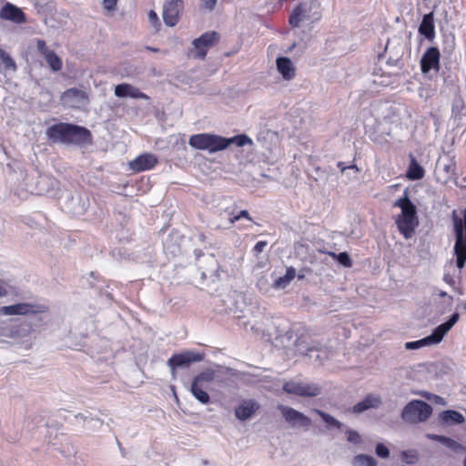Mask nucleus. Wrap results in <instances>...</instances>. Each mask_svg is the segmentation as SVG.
I'll return each mask as SVG.
<instances>
[{
  "label": "nucleus",
  "instance_id": "412c9836",
  "mask_svg": "<svg viewBox=\"0 0 466 466\" xmlns=\"http://www.w3.org/2000/svg\"><path fill=\"white\" fill-rule=\"evenodd\" d=\"M419 33L431 41L435 37L434 15L432 12L423 15L419 27Z\"/></svg>",
  "mask_w": 466,
  "mask_h": 466
},
{
  "label": "nucleus",
  "instance_id": "2eb2a0df",
  "mask_svg": "<svg viewBox=\"0 0 466 466\" xmlns=\"http://www.w3.org/2000/svg\"><path fill=\"white\" fill-rule=\"evenodd\" d=\"M158 163V158L152 153H144L130 161L129 167L136 173L154 168Z\"/></svg>",
  "mask_w": 466,
  "mask_h": 466
},
{
  "label": "nucleus",
  "instance_id": "3c124183",
  "mask_svg": "<svg viewBox=\"0 0 466 466\" xmlns=\"http://www.w3.org/2000/svg\"><path fill=\"white\" fill-rule=\"evenodd\" d=\"M464 309H466V303L464 304Z\"/></svg>",
  "mask_w": 466,
  "mask_h": 466
},
{
  "label": "nucleus",
  "instance_id": "a878e982",
  "mask_svg": "<svg viewBox=\"0 0 466 466\" xmlns=\"http://www.w3.org/2000/svg\"><path fill=\"white\" fill-rule=\"evenodd\" d=\"M296 277V270L294 268L289 267L287 268L286 273L284 276L279 277L274 282V287L278 289H284L286 288L291 280L294 279Z\"/></svg>",
  "mask_w": 466,
  "mask_h": 466
},
{
  "label": "nucleus",
  "instance_id": "4468645a",
  "mask_svg": "<svg viewBox=\"0 0 466 466\" xmlns=\"http://www.w3.org/2000/svg\"><path fill=\"white\" fill-rule=\"evenodd\" d=\"M278 410L281 412L285 420L292 426L299 425L308 427L311 423V420L309 417L294 410L293 408L280 404L278 406Z\"/></svg>",
  "mask_w": 466,
  "mask_h": 466
},
{
  "label": "nucleus",
  "instance_id": "dca6fc26",
  "mask_svg": "<svg viewBox=\"0 0 466 466\" xmlns=\"http://www.w3.org/2000/svg\"><path fill=\"white\" fill-rule=\"evenodd\" d=\"M0 18L15 24H24L26 17L23 10L11 3L5 4L0 10Z\"/></svg>",
  "mask_w": 466,
  "mask_h": 466
},
{
  "label": "nucleus",
  "instance_id": "473e14b6",
  "mask_svg": "<svg viewBox=\"0 0 466 466\" xmlns=\"http://www.w3.org/2000/svg\"><path fill=\"white\" fill-rule=\"evenodd\" d=\"M130 91V84H119L115 87V95L118 97H127Z\"/></svg>",
  "mask_w": 466,
  "mask_h": 466
},
{
  "label": "nucleus",
  "instance_id": "58836bf2",
  "mask_svg": "<svg viewBox=\"0 0 466 466\" xmlns=\"http://www.w3.org/2000/svg\"><path fill=\"white\" fill-rule=\"evenodd\" d=\"M117 1L118 0H103V6L109 12L115 11L116 8Z\"/></svg>",
  "mask_w": 466,
  "mask_h": 466
},
{
  "label": "nucleus",
  "instance_id": "1a4fd4ad",
  "mask_svg": "<svg viewBox=\"0 0 466 466\" xmlns=\"http://www.w3.org/2000/svg\"><path fill=\"white\" fill-rule=\"evenodd\" d=\"M183 10V0H165L162 14L164 23L167 26H175L179 22Z\"/></svg>",
  "mask_w": 466,
  "mask_h": 466
},
{
  "label": "nucleus",
  "instance_id": "7c9ffc66",
  "mask_svg": "<svg viewBox=\"0 0 466 466\" xmlns=\"http://www.w3.org/2000/svg\"><path fill=\"white\" fill-rule=\"evenodd\" d=\"M431 439L441 441L442 444H444L446 447L451 449L452 451H457V450L462 448L459 442H457L456 441H454L451 438L445 437V436L433 435L431 437Z\"/></svg>",
  "mask_w": 466,
  "mask_h": 466
},
{
  "label": "nucleus",
  "instance_id": "6e6552de",
  "mask_svg": "<svg viewBox=\"0 0 466 466\" xmlns=\"http://www.w3.org/2000/svg\"><path fill=\"white\" fill-rule=\"evenodd\" d=\"M46 307L40 304L17 303L10 306L0 307V315H35L46 311Z\"/></svg>",
  "mask_w": 466,
  "mask_h": 466
},
{
  "label": "nucleus",
  "instance_id": "b1692460",
  "mask_svg": "<svg viewBox=\"0 0 466 466\" xmlns=\"http://www.w3.org/2000/svg\"><path fill=\"white\" fill-rule=\"evenodd\" d=\"M231 144H236L238 147H244L245 145H252L253 142L250 137L244 134L237 135L230 138L223 137V149L227 148Z\"/></svg>",
  "mask_w": 466,
  "mask_h": 466
},
{
  "label": "nucleus",
  "instance_id": "4c0bfd02",
  "mask_svg": "<svg viewBox=\"0 0 466 466\" xmlns=\"http://www.w3.org/2000/svg\"><path fill=\"white\" fill-rule=\"evenodd\" d=\"M268 242L266 240H260L256 243V245L253 248V252L255 255H258L261 252L264 251L265 248L267 247Z\"/></svg>",
  "mask_w": 466,
  "mask_h": 466
},
{
  "label": "nucleus",
  "instance_id": "c85d7f7f",
  "mask_svg": "<svg viewBox=\"0 0 466 466\" xmlns=\"http://www.w3.org/2000/svg\"><path fill=\"white\" fill-rule=\"evenodd\" d=\"M354 466H377V461L370 455L358 454L353 458Z\"/></svg>",
  "mask_w": 466,
  "mask_h": 466
},
{
  "label": "nucleus",
  "instance_id": "f257e3e1",
  "mask_svg": "<svg viewBox=\"0 0 466 466\" xmlns=\"http://www.w3.org/2000/svg\"><path fill=\"white\" fill-rule=\"evenodd\" d=\"M46 135L52 143L66 145H90L93 143L91 132L85 127L59 122L50 126Z\"/></svg>",
  "mask_w": 466,
  "mask_h": 466
},
{
  "label": "nucleus",
  "instance_id": "a18cd8bd",
  "mask_svg": "<svg viewBox=\"0 0 466 466\" xmlns=\"http://www.w3.org/2000/svg\"><path fill=\"white\" fill-rule=\"evenodd\" d=\"M147 49H148V50H150V51H152V52H155V53H157V52H158V51H159V49H158V48L150 47V46H147Z\"/></svg>",
  "mask_w": 466,
  "mask_h": 466
},
{
  "label": "nucleus",
  "instance_id": "7ed1b4c3",
  "mask_svg": "<svg viewBox=\"0 0 466 466\" xmlns=\"http://www.w3.org/2000/svg\"><path fill=\"white\" fill-rule=\"evenodd\" d=\"M462 215L463 217L460 218L455 210L452 212L455 234L454 254L456 256V266L459 268H462L466 263V208Z\"/></svg>",
  "mask_w": 466,
  "mask_h": 466
},
{
  "label": "nucleus",
  "instance_id": "423d86ee",
  "mask_svg": "<svg viewBox=\"0 0 466 466\" xmlns=\"http://www.w3.org/2000/svg\"><path fill=\"white\" fill-rule=\"evenodd\" d=\"M223 137L202 133L193 135L189 137L190 147L199 150H208L209 152H217L223 150Z\"/></svg>",
  "mask_w": 466,
  "mask_h": 466
},
{
  "label": "nucleus",
  "instance_id": "c756f323",
  "mask_svg": "<svg viewBox=\"0 0 466 466\" xmlns=\"http://www.w3.org/2000/svg\"><path fill=\"white\" fill-rule=\"evenodd\" d=\"M215 373L212 370H207L204 372H201L198 376H196L192 382H195L197 384H199L201 386L206 387L208 383H210L214 380Z\"/></svg>",
  "mask_w": 466,
  "mask_h": 466
},
{
  "label": "nucleus",
  "instance_id": "bb28decb",
  "mask_svg": "<svg viewBox=\"0 0 466 466\" xmlns=\"http://www.w3.org/2000/svg\"><path fill=\"white\" fill-rule=\"evenodd\" d=\"M206 387L192 382L190 391L192 395L203 404L209 402V395L204 390Z\"/></svg>",
  "mask_w": 466,
  "mask_h": 466
},
{
  "label": "nucleus",
  "instance_id": "4be33fe9",
  "mask_svg": "<svg viewBox=\"0 0 466 466\" xmlns=\"http://www.w3.org/2000/svg\"><path fill=\"white\" fill-rule=\"evenodd\" d=\"M380 403L381 400L379 396L369 394L364 398V400L353 406L352 411L354 413H361L369 409L378 408Z\"/></svg>",
  "mask_w": 466,
  "mask_h": 466
},
{
  "label": "nucleus",
  "instance_id": "9d476101",
  "mask_svg": "<svg viewBox=\"0 0 466 466\" xmlns=\"http://www.w3.org/2000/svg\"><path fill=\"white\" fill-rule=\"evenodd\" d=\"M283 390L301 397H316L320 393V387L314 383L289 381L284 384Z\"/></svg>",
  "mask_w": 466,
  "mask_h": 466
},
{
  "label": "nucleus",
  "instance_id": "72a5a7b5",
  "mask_svg": "<svg viewBox=\"0 0 466 466\" xmlns=\"http://www.w3.org/2000/svg\"><path fill=\"white\" fill-rule=\"evenodd\" d=\"M376 455L381 459L390 457V451L383 443H378L375 447Z\"/></svg>",
  "mask_w": 466,
  "mask_h": 466
},
{
  "label": "nucleus",
  "instance_id": "f8f14e48",
  "mask_svg": "<svg viewBox=\"0 0 466 466\" xmlns=\"http://www.w3.org/2000/svg\"><path fill=\"white\" fill-rule=\"evenodd\" d=\"M202 360L201 354L194 351H183L178 354H174L167 360L168 367L175 370L178 368H187L193 362H198Z\"/></svg>",
  "mask_w": 466,
  "mask_h": 466
},
{
  "label": "nucleus",
  "instance_id": "a19ab883",
  "mask_svg": "<svg viewBox=\"0 0 466 466\" xmlns=\"http://www.w3.org/2000/svg\"><path fill=\"white\" fill-rule=\"evenodd\" d=\"M148 20L149 22L156 27H159L160 26V22H159V19H158V16L157 15V13L154 11V10H150L149 13H148Z\"/></svg>",
  "mask_w": 466,
  "mask_h": 466
},
{
  "label": "nucleus",
  "instance_id": "ddd939ff",
  "mask_svg": "<svg viewBox=\"0 0 466 466\" xmlns=\"http://www.w3.org/2000/svg\"><path fill=\"white\" fill-rule=\"evenodd\" d=\"M441 53L438 47H429L420 58V70L423 74L429 73L431 70L439 71L441 67Z\"/></svg>",
  "mask_w": 466,
  "mask_h": 466
},
{
  "label": "nucleus",
  "instance_id": "393cba45",
  "mask_svg": "<svg viewBox=\"0 0 466 466\" xmlns=\"http://www.w3.org/2000/svg\"><path fill=\"white\" fill-rule=\"evenodd\" d=\"M441 420L447 424H461L464 417L456 410H448L441 413Z\"/></svg>",
  "mask_w": 466,
  "mask_h": 466
},
{
  "label": "nucleus",
  "instance_id": "0eeeda50",
  "mask_svg": "<svg viewBox=\"0 0 466 466\" xmlns=\"http://www.w3.org/2000/svg\"><path fill=\"white\" fill-rule=\"evenodd\" d=\"M220 39V35L216 31H209L202 34L199 37L196 38L192 45L194 46L195 57L205 59L208 51L210 47L216 46Z\"/></svg>",
  "mask_w": 466,
  "mask_h": 466
},
{
  "label": "nucleus",
  "instance_id": "37998d69",
  "mask_svg": "<svg viewBox=\"0 0 466 466\" xmlns=\"http://www.w3.org/2000/svg\"><path fill=\"white\" fill-rule=\"evenodd\" d=\"M401 456H402V459L407 462H413L414 459L416 458V456L413 454H411L410 456L409 451H403Z\"/></svg>",
  "mask_w": 466,
  "mask_h": 466
},
{
  "label": "nucleus",
  "instance_id": "49530a36",
  "mask_svg": "<svg viewBox=\"0 0 466 466\" xmlns=\"http://www.w3.org/2000/svg\"><path fill=\"white\" fill-rule=\"evenodd\" d=\"M338 167H340V169H341V171H342V172H344V171H345V169L347 168L346 167H343V163H341V162H339V163L338 164Z\"/></svg>",
  "mask_w": 466,
  "mask_h": 466
},
{
  "label": "nucleus",
  "instance_id": "5701e85b",
  "mask_svg": "<svg viewBox=\"0 0 466 466\" xmlns=\"http://www.w3.org/2000/svg\"><path fill=\"white\" fill-rule=\"evenodd\" d=\"M425 175L424 168L417 162L415 157L410 155V162L407 169V177L410 180L421 179Z\"/></svg>",
  "mask_w": 466,
  "mask_h": 466
},
{
  "label": "nucleus",
  "instance_id": "cd10ccee",
  "mask_svg": "<svg viewBox=\"0 0 466 466\" xmlns=\"http://www.w3.org/2000/svg\"><path fill=\"white\" fill-rule=\"evenodd\" d=\"M0 66H3L5 71L15 72L17 70L15 60L2 48H0Z\"/></svg>",
  "mask_w": 466,
  "mask_h": 466
},
{
  "label": "nucleus",
  "instance_id": "2f4dec72",
  "mask_svg": "<svg viewBox=\"0 0 466 466\" xmlns=\"http://www.w3.org/2000/svg\"><path fill=\"white\" fill-rule=\"evenodd\" d=\"M314 411L321 417V419L329 425L333 426L335 428L339 429L341 424L339 420H337L334 417L331 415L320 410H314Z\"/></svg>",
  "mask_w": 466,
  "mask_h": 466
},
{
  "label": "nucleus",
  "instance_id": "c9c22d12",
  "mask_svg": "<svg viewBox=\"0 0 466 466\" xmlns=\"http://www.w3.org/2000/svg\"><path fill=\"white\" fill-rule=\"evenodd\" d=\"M240 218H246L249 221H252V218L250 217L249 213L247 210H241L238 215L229 218V222L230 224H234Z\"/></svg>",
  "mask_w": 466,
  "mask_h": 466
},
{
  "label": "nucleus",
  "instance_id": "f03ea898",
  "mask_svg": "<svg viewBox=\"0 0 466 466\" xmlns=\"http://www.w3.org/2000/svg\"><path fill=\"white\" fill-rule=\"evenodd\" d=\"M393 207L400 209V213L395 218L399 232L406 239L412 238L419 226V218L417 208L410 199L407 189L403 196L394 202Z\"/></svg>",
  "mask_w": 466,
  "mask_h": 466
},
{
  "label": "nucleus",
  "instance_id": "f704fd0d",
  "mask_svg": "<svg viewBox=\"0 0 466 466\" xmlns=\"http://www.w3.org/2000/svg\"><path fill=\"white\" fill-rule=\"evenodd\" d=\"M128 96L132 98H140V99H148V96L145 93L141 92L138 88L134 87L130 85V91L128 93Z\"/></svg>",
  "mask_w": 466,
  "mask_h": 466
},
{
  "label": "nucleus",
  "instance_id": "a211bd4d",
  "mask_svg": "<svg viewBox=\"0 0 466 466\" xmlns=\"http://www.w3.org/2000/svg\"><path fill=\"white\" fill-rule=\"evenodd\" d=\"M87 99L86 93L76 87L69 88L61 95V101L70 107H77Z\"/></svg>",
  "mask_w": 466,
  "mask_h": 466
},
{
  "label": "nucleus",
  "instance_id": "f3484780",
  "mask_svg": "<svg viewBox=\"0 0 466 466\" xmlns=\"http://www.w3.org/2000/svg\"><path fill=\"white\" fill-rule=\"evenodd\" d=\"M312 7L311 5H308L306 3L299 4L291 12L289 24L291 27L297 28L300 25L301 22L309 20L310 11Z\"/></svg>",
  "mask_w": 466,
  "mask_h": 466
},
{
  "label": "nucleus",
  "instance_id": "9b49d317",
  "mask_svg": "<svg viewBox=\"0 0 466 466\" xmlns=\"http://www.w3.org/2000/svg\"><path fill=\"white\" fill-rule=\"evenodd\" d=\"M37 52L45 58L51 70L58 72L63 67L62 58L50 49L44 39H36Z\"/></svg>",
  "mask_w": 466,
  "mask_h": 466
},
{
  "label": "nucleus",
  "instance_id": "09e8293b",
  "mask_svg": "<svg viewBox=\"0 0 466 466\" xmlns=\"http://www.w3.org/2000/svg\"><path fill=\"white\" fill-rule=\"evenodd\" d=\"M303 278H304V276H303V275H299V279H302Z\"/></svg>",
  "mask_w": 466,
  "mask_h": 466
},
{
  "label": "nucleus",
  "instance_id": "de8ad7c7",
  "mask_svg": "<svg viewBox=\"0 0 466 466\" xmlns=\"http://www.w3.org/2000/svg\"><path fill=\"white\" fill-rule=\"evenodd\" d=\"M320 18V15L318 13L316 14V16L314 17V20H319Z\"/></svg>",
  "mask_w": 466,
  "mask_h": 466
},
{
  "label": "nucleus",
  "instance_id": "6ab92c4d",
  "mask_svg": "<svg viewBox=\"0 0 466 466\" xmlns=\"http://www.w3.org/2000/svg\"><path fill=\"white\" fill-rule=\"evenodd\" d=\"M278 72L286 81H290L296 76V66L289 57L280 56L276 60Z\"/></svg>",
  "mask_w": 466,
  "mask_h": 466
},
{
  "label": "nucleus",
  "instance_id": "aec40b11",
  "mask_svg": "<svg viewBox=\"0 0 466 466\" xmlns=\"http://www.w3.org/2000/svg\"><path fill=\"white\" fill-rule=\"evenodd\" d=\"M258 404L252 400H244L235 409V415L240 420H245L251 417L258 410Z\"/></svg>",
  "mask_w": 466,
  "mask_h": 466
},
{
  "label": "nucleus",
  "instance_id": "ea45409f",
  "mask_svg": "<svg viewBox=\"0 0 466 466\" xmlns=\"http://www.w3.org/2000/svg\"><path fill=\"white\" fill-rule=\"evenodd\" d=\"M348 434V441L352 443H359L360 441V435L355 431H349L347 432Z\"/></svg>",
  "mask_w": 466,
  "mask_h": 466
},
{
  "label": "nucleus",
  "instance_id": "20e7f679",
  "mask_svg": "<svg viewBox=\"0 0 466 466\" xmlns=\"http://www.w3.org/2000/svg\"><path fill=\"white\" fill-rule=\"evenodd\" d=\"M432 413V407L420 400H413L408 402L402 411L401 419L410 424H417L426 421Z\"/></svg>",
  "mask_w": 466,
  "mask_h": 466
},
{
  "label": "nucleus",
  "instance_id": "8fccbe9b",
  "mask_svg": "<svg viewBox=\"0 0 466 466\" xmlns=\"http://www.w3.org/2000/svg\"><path fill=\"white\" fill-rule=\"evenodd\" d=\"M350 168H356L357 169V167L356 166H350L349 167Z\"/></svg>",
  "mask_w": 466,
  "mask_h": 466
},
{
  "label": "nucleus",
  "instance_id": "39448f33",
  "mask_svg": "<svg viewBox=\"0 0 466 466\" xmlns=\"http://www.w3.org/2000/svg\"><path fill=\"white\" fill-rule=\"evenodd\" d=\"M459 318L460 316L458 313H453L446 322L439 325L430 336L416 341L407 342L405 344V348L408 350H416L422 346L440 343L442 340L445 334L459 320Z\"/></svg>",
  "mask_w": 466,
  "mask_h": 466
},
{
  "label": "nucleus",
  "instance_id": "e433bc0d",
  "mask_svg": "<svg viewBox=\"0 0 466 466\" xmlns=\"http://www.w3.org/2000/svg\"><path fill=\"white\" fill-rule=\"evenodd\" d=\"M337 259L341 265L345 267H351L352 265L351 259L349 254L346 252H340L339 255H337Z\"/></svg>",
  "mask_w": 466,
  "mask_h": 466
},
{
  "label": "nucleus",
  "instance_id": "79ce46f5",
  "mask_svg": "<svg viewBox=\"0 0 466 466\" xmlns=\"http://www.w3.org/2000/svg\"><path fill=\"white\" fill-rule=\"evenodd\" d=\"M218 0H202V7L208 10H213L217 5Z\"/></svg>",
  "mask_w": 466,
  "mask_h": 466
},
{
  "label": "nucleus",
  "instance_id": "c03bdc74",
  "mask_svg": "<svg viewBox=\"0 0 466 466\" xmlns=\"http://www.w3.org/2000/svg\"><path fill=\"white\" fill-rule=\"evenodd\" d=\"M8 295V290L6 287L0 285V298L5 297Z\"/></svg>",
  "mask_w": 466,
  "mask_h": 466
}]
</instances>
